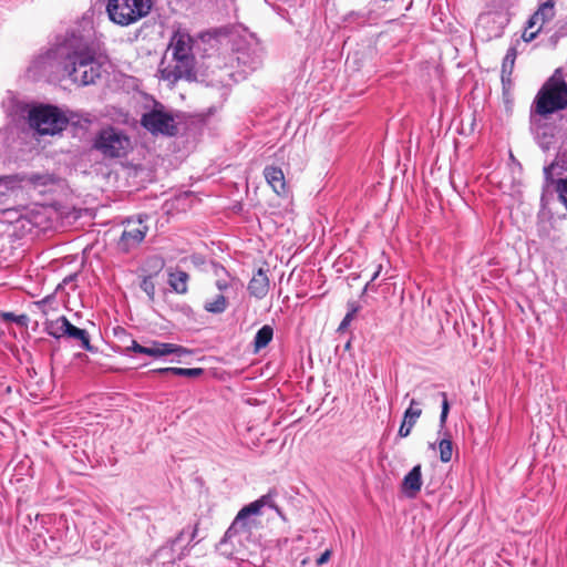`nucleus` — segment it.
Returning <instances> with one entry per match:
<instances>
[{
  "label": "nucleus",
  "mask_w": 567,
  "mask_h": 567,
  "mask_svg": "<svg viewBox=\"0 0 567 567\" xmlns=\"http://www.w3.org/2000/svg\"><path fill=\"white\" fill-rule=\"evenodd\" d=\"M264 176L268 183V185L272 188V190L282 195L286 192V181L285 175L281 168L277 166H266L264 169Z\"/></svg>",
  "instance_id": "nucleus-18"
},
{
  "label": "nucleus",
  "mask_w": 567,
  "mask_h": 567,
  "mask_svg": "<svg viewBox=\"0 0 567 567\" xmlns=\"http://www.w3.org/2000/svg\"><path fill=\"white\" fill-rule=\"evenodd\" d=\"M249 295L256 299H264L269 291V278L267 271L259 268L248 284Z\"/></svg>",
  "instance_id": "nucleus-16"
},
{
  "label": "nucleus",
  "mask_w": 567,
  "mask_h": 567,
  "mask_svg": "<svg viewBox=\"0 0 567 567\" xmlns=\"http://www.w3.org/2000/svg\"><path fill=\"white\" fill-rule=\"evenodd\" d=\"M515 59H516V50L514 48L508 49V51L503 60V64H502L503 73H505L506 71H508L509 73L512 72Z\"/></svg>",
  "instance_id": "nucleus-29"
},
{
  "label": "nucleus",
  "mask_w": 567,
  "mask_h": 567,
  "mask_svg": "<svg viewBox=\"0 0 567 567\" xmlns=\"http://www.w3.org/2000/svg\"><path fill=\"white\" fill-rule=\"evenodd\" d=\"M567 107V84L561 79L550 78L535 100L536 113L543 116Z\"/></svg>",
  "instance_id": "nucleus-6"
},
{
  "label": "nucleus",
  "mask_w": 567,
  "mask_h": 567,
  "mask_svg": "<svg viewBox=\"0 0 567 567\" xmlns=\"http://www.w3.org/2000/svg\"><path fill=\"white\" fill-rule=\"evenodd\" d=\"M96 45L90 35L80 31L68 32L43 58L44 63L56 65L74 84L87 86L100 79L102 65L96 59Z\"/></svg>",
  "instance_id": "nucleus-1"
},
{
  "label": "nucleus",
  "mask_w": 567,
  "mask_h": 567,
  "mask_svg": "<svg viewBox=\"0 0 567 567\" xmlns=\"http://www.w3.org/2000/svg\"><path fill=\"white\" fill-rule=\"evenodd\" d=\"M28 123L40 135H55L66 127L69 118L59 107L40 104L28 110Z\"/></svg>",
  "instance_id": "nucleus-4"
},
{
  "label": "nucleus",
  "mask_w": 567,
  "mask_h": 567,
  "mask_svg": "<svg viewBox=\"0 0 567 567\" xmlns=\"http://www.w3.org/2000/svg\"><path fill=\"white\" fill-rule=\"evenodd\" d=\"M151 8V0H109L106 12L111 21L127 27L145 18Z\"/></svg>",
  "instance_id": "nucleus-5"
},
{
  "label": "nucleus",
  "mask_w": 567,
  "mask_h": 567,
  "mask_svg": "<svg viewBox=\"0 0 567 567\" xmlns=\"http://www.w3.org/2000/svg\"><path fill=\"white\" fill-rule=\"evenodd\" d=\"M188 353V351L178 344L161 342L157 340H150L143 347V353L145 355L158 359L171 354H176L178 357Z\"/></svg>",
  "instance_id": "nucleus-13"
},
{
  "label": "nucleus",
  "mask_w": 567,
  "mask_h": 567,
  "mask_svg": "<svg viewBox=\"0 0 567 567\" xmlns=\"http://www.w3.org/2000/svg\"><path fill=\"white\" fill-rule=\"evenodd\" d=\"M557 193H558L559 199L564 203V205L567 208V178L558 179Z\"/></svg>",
  "instance_id": "nucleus-31"
},
{
  "label": "nucleus",
  "mask_w": 567,
  "mask_h": 567,
  "mask_svg": "<svg viewBox=\"0 0 567 567\" xmlns=\"http://www.w3.org/2000/svg\"><path fill=\"white\" fill-rule=\"evenodd\" d=\"M549 144H550V141H547L546 137L544 138V141L539 142V146L542 147L543 151L549 150Z\"/></svg>",
  "instance_id": "nucleus-42"
},
{
  "label": "nucleus",
  "mask_w": 567,
  "mask_h": 567,
  "mask_svg": "<svg viewBox=\"0 0 567 567\" xmlns=\"http://www.w3.org/2000/svg\"><path fill=\"white\" fill-rule=\"evenodd\" d=\"M422 484V467L417 464L404 476L401 488L408 497L414 498L421 491Z\"/></svg>",
  "instance_id": "nucleus-15"
},
{
  "label": "nucleus",
  "mask_w": 567,
  "mask_h": 567,
  "mask_svg": "<svg viewBox=\"0 0 567 567\" xmlns=\"http://www.w3.org/2000/svg\"><path fill=\"white\" fill-rule=\"evenodd\" d=\"M227 307L228 301L223 293L215 296L213 299L206 300L204 303V309L207 312L216 315L223 313L227 309Z\"/></svg>",
  "instance_id": "nucleus-25"
},
{
  "label": "nucleus",
  "mask_w": 567,
  "mask_h": 567,
  "mask_svg": "<svg viewBox=\"0 0 567 567\" xmlns=\"http://www.w3.org/2000/svg\"><path fill=\"white\" fill-rule=\"evenodd\" d=\"M141 124L154 135L174 136L177 133L174 115L163 104L157 102L151 111L142 115Z\"/></svg>",
  "instance_id": "nucleus-8"
},
{
  "label": "nucleus",
  "mask_w": 567,
  "mask_h": 567,
  "mask_svg": "<svg viewBox=\"0 0 567 567\" xmlns=\"http://www.w3.org/2000/svg\"><path fill=\"white\" fill-rule=\"evenodd\" d=\"M491 20H492L491 14H488V13L481 14L478 17V22H477L476 28L478 29L481 25L488 23Z\"/></svg>",
  "instance_id": "nucleus-41"
},
{
  "label": "nucleus",
  "mask_w": 567,
  "mask_h": 567,
  "mask_svg": "<svg viewBox=\"0 0 567 567\" xmlns=\"http://www.w3.org/2000/svg\"><path fill=\"white\" fill-rule=\"evenodd\" d=\"M274 329L269 324L262 326L256 333L254 338V351L255 353L259 352L261 349L266 348L269 342L272 340Z\"/></svg>",
  "instance_id": "nucleus-21"
},
{
  "label": "nucleus",
  "mask_w": 567,
  "mask_h": 567,
  "mask_svg": "<svg viewBox=\"0 0 567 567\" xmlns=\"http://www.w3.org/2000/svg\"><path fill=\"white\" fill-rule=\"evenodd\" d=\"M147 231L148 226L145 225L144 219L141 216L137 219H127L125 221L124 230L117 241V249L126 254L137 248L144 240Z\"/></svg>",
  "instance_id": "nucleus-9"
},
{
  "label": "nucleus",
  "mask_w": 567,
  "mask_h": 567,
  "mask_svg": "<svg viewBox=\"0 0 567 567\" xmlns=\"http://www.w3.org/2000/svg\"><path fill=\"white\" fill-rule=\"evenodd\" d=\"M235 282V278L230 275H226L225 278L216 279L215 286L220 292H226L229 288L233 287Z\"/></svg>",
  "instance_id": "nucleus-30"
},
{
  "label": "nucleus",
  "mask_w": 567,
  "mask_h": 567,
  "mask_svg": "<svg viewBox=\"0 0 567 567\" xmlns=\"http://www.w3.org/2000/svg\"><path fill=\"white\" fill-rule=\"evenodd\" d=\"M63 317L64 316H62V317L58 318L55 321L51 322L50 327H49V334L56 339L65 337L64 327L62 326Z\"/></svg>",
  "instance_id": "nucleus-28"
},
{
  "label": "nucleus",
  "mask_w": 567,
  "mask_h": 567,
  "mask_svg": "<svg viewBox=\"0 0 567 567\" xmlns=\"http://www.w3.org/2000/svg\"><path fill=\"white\" fill-rule=\"evenodd\" d=\"M195 534L196 529L192 526L183 528L176 538L171 542L169 546H164L157 551V558L164 559L169 557V561L175 564L176 558L174 557V554L177 553V559L181 560L185 555L184 550L195 538Z\"/></svg>",
  "instance_id": "nucleus-10"
},
{
  "label": "nucleus",
  "mask_w": 567,
  "mask_h": 567,
  "mask_svg": "<svg viewBox=\"0 0 567 567\" xmlns=\"http://www.w3.org/2000/svg\"><path fill=\"white\" fill-rule=\"evenodd\" d=\"M439 450H440V460L443 463H447L452 460L453 455V444L450 437H443L439 442Z\"/></svg>",
  "instance_id": "nucleus-26"
},
{
  "label": "nucleus",
  "mask_w": 567,
  "mask_h": 567,
  "mask_svg": "<svg viewBox=\"0 0 567 567\" xmlns=\"http://www.w3.org/2000/svg\"><path fill=\"white\" fill-rule=\"evenodd\" d=\"M22 177L20 175L0 176V198L10 195V193L20 188Z\"/></svg>",
  "instance_id": "nucleus-20"
},
{
  "label": "nucleus",
  "mask_w": 567,
  "mask_h": 567,
  "mask_svg": "<svg viewBox=\"0 0 567 567\" xmlns=\"http://www.w3.org/2000/svg\"><path fill=\"white\" fill-rule=\"evenodd\" d=\"M154 373L173 374L177 377L197 378L203 373L202 368H159L153 370Z\"/></svg>",
  "instance_id": "nucleus-23"
},
{
  "label": "nucleus",
  "mask_w": 567,
  "mask_h": 567,
  "mask_svg": "<svg viewBox=\"0 0 567 567\" xmlns=\"http://www.w3.org/2000/svg\"><path fill=\"white\" fill-rule=\"evenodd\" d=\"M413 393L416 395V400L420 401V404L422 401L426 398L433 399L436 401L437 399H441V415H440V429H444L447 420V415L450 412V403L447 400V394L445 392H440L436 389L435 384L432 383H420L417 384Z\"/></svg>",
  "instance_id": "nucleus-11"
},
{
  "label": "nucleus",
  "mask_w": 567,
  "mask_h": 567,
  "mask_svg": "<svg viewBox=\"0 0 567 567\" xmlns=\"http://www.w3.org/2000/svg\"><path fill=\"white\" fill-rule=\"evenodd\" d=\"M331 554L332 551L330 549H326L317 559H316V564L318 566H321L323 564H326L330 557H331Z\"/></svg>",
  "instance_id": "nucleus-36"
},
{
  "label": "nucleus",
  "mask_w": 567,
  "mask_h": 567,
  "mask_svg": "<svg viewBox=\"0 0 567 567\" xmlns=\"http://www.w3.org/2000/svg\"><path fill=\"white\" fill-rule=\"evenodd\" d=\"M540 30L542 29L538 27H535L534 29H529V20H528L527 25L523 32L524 41H526V42L533 41L537 37V34L540 32Z\"/></svg>",
  "instance_id": "nucleus-33"
},
{
  "label": "nucleus",
  "mask_w": 567,
  "mask_h": 567,
  "mask_svg": "<svg viewBox=\"0 0 567 567\" xmlns=\"http://www.w3.org/2000/svg\"><path fill=\"white\" fill-rule=\"evenodd\" d=\"M140 287L146 293L148 300L151 302H153L154 299H155V292H156L155 284H154V280H153V276L150 275V276L143 277V279H142L141 284H140Z\"/></svg>",
  "instance_id": "nucleus-27"
},
{
  "label": "nucleus",
  "mask_w": 567,
  "mask_h": 567,
  "mask_svg": "<svg viewBox=\"0 0 567 567\" xmlns=\"http://www.w3.org/2000/svg\"><path fill=\"white\" fill-rule=\"evenodd\" d=\"M265 506L275 507L271 494L261 496L238 512L224 538L217 545L219 555L236 560L245 559V550L254 544L252 529L257 525L254 516L259 515Z\"/></svg>",
  "instance_id": "nucleus-2"
},
{
  "label": "nucleus",
  "mask_w": 567,
  "mask_h": 567,
  "mask_svg": "<svg viewBox=\"0 0 567 567\" xmlns=\"http://www.w3.org/2000/svg\"><path fill=\"white\" fill-rule=\"evenodd\" d=\"M2 317L6 321H13L20 326H25L28 322V317L25 315L16 316L12 312H3Z\"/></svg>",
  "instance_id": "nucleus-32"
},
{
  "label": "nucleus",
  "mask_w": 567,
  "mask_h": 567,
  "mask_svg": "<svg viewBox=\"0 0 567 567\" xmlns=\"http://www.w3.org/2000/svg\"><path fill=\"white\" fill-rule=\"evenodd\" d=\"M421 414L422 410L420 409V401L411 399L409 408L404 411L398 435L400 437H408Z\"/></svg>",
  "instance_id": "nucleus-14"
},
{
  "label": "nucleus",
  "mask_w": 567,
  "mask_h": 567,
  "mask_svg": "<svg viewBox=\"0 0 567 567\" xmlns=\"http://www.w3.org/2000/svg\"><path fill=\"white\" fill-rule=\"evenodd\" d=\"M62 326L64 327L65 337L81 341V347L87 351H92L90 336L84 329L73 326L66 317H63Z\"/></svg>",
  "instance_id": "nucleus-19"
},
{
  "label": "nucleus",
  "mask_w": 567,
  "mask_h": 567,
  "mask_svg": "<svg viewBox=\"0 0 567 567\" xmlns=\"http://www.w3.org/2000/svg\"><path fill=\"white\" fill-rule=\"evenodd\" d=\"M353 318H354V316L347 312V315L344 316L343 320L340 323L339 330L346 329L350 324V322L353 320Z\"/></svg>",
  "instance_id": "nucleus-40"
},
{
  "label": "nucleus",
  "mask_w": 567,
  "mask_h": 567,
  "mask_svg": "<svg viewBox=\"0 0 567 567\" xmlns=\"http://www.w3.org/2000/svg\"><path fill=\"white\" fill-rule=\"evenodd\" d=\"M262 52L258 43H248L236 48V61L244 71H254L261 64Z\"/></svg>",
  "instance_id": "nucleus-12"
},
{
  "label": "nucleus",
  "mask_w": 567,
  "mask_h": 567,
  "mask_svg": "<svg viewBox=\"0 0 567 567\" xmlns=\"http://www.w3.org/2000/svg\"><path fill=\"white\" fill-rule=\"evenodd\" d=\"M214 274L217 277V279L225 278L226 275H230L224 266L217 264H214Z\"/></svg>",
  "instance_id": "nucleus-35"
},
{
  "label": "nucleus",
  "mask_w": 567,
  "mask_h": 567,
  "mask_svg": "<svg viewBox=\"0 0 567 567\" xmlns=\"http://www.w3.org/2000/svg\"><path fill=\"white\" fill-rule=\"evenodd\" d=\"M555 168V164H550L544 167V176L547 182H553V169Z\"/></svg>",
  "instance_id": "nucleus-37"
},
{
  "label": "nucleus",
  "mask_w": 567,
  "mask_h": 567,
  "mask_svg": "<svg viewBox=\"0 0 567 567\" xmlns=\"http://www.w3.org/2000/svg\"><path fill=\"white\" fill-rule=\"evenodd\" d=\"M194 43V39L185 30L178 29L173 33L167 49L172 59L167 61L165 56L158 66L163 81L175 84L182 79L190 81L195 78Z\"/></svg>",
  "instance_id": "nucleus-3"
},
{
  "label": "nucleus",
  "mask_w": 567,
  "mask_h": 567,
  "mask_svg": "<svg viewBox=\"0 0 567 567\" xmlns=\"http://www.w3.org/2000/svg\"><path fill=\"white\" fill-rule=\"evenodd\" d=\"M381 270H382V266H381V265H378V267H377L375 271L373 272V275H372V277H371V280H370V281L364 286V288H363V293L369 289L370 284H371L372 281H374V280L379 277V275H380Z\"/></svg>",
  "instance_id": "nucleus-39"
},
{
  "label": "nucleus",
  "mask_w": 567,
  "mask_h": 567,
  "mask_svg": "<svg viewBox=\"0 0 567 567\" xmlns=\"http://www.w3.org/2000/svg\"><path fill=\"white\" fill-rule=\"evenodd\" d=\"M555 17V2L554 0H547L543 2L536 12L528 19L529 29L538 27L543 29L544 24L549 22Z\"/></svg>",
  "instance_id": "nucleus-17"
},
{
  "label": "nucleus",
  "mask_w": 567,
  "mask_h": 567,
  "mask_svg": "<svg viewBox=\"0 0 567 567\" xmlns=\"http://www.w3.org/2000/svg\"><path fill=\"white\" fill-rule=\"evenodd\" d=\"M143 347L144 346L140 344L136 340H132L131 346H128L125 351H126V353L132 351V352L142 354L143 353Z\"/></svg>",
  "instance_id": "nucleus-34"
},
{
  "label": "nucleus",
  "mask_w": 567,
  "mask_h": 567,
  "mask_svg": "<svg viewBox=\"0 0 567 567\" xmlns=\"http://www.w3.org/2000/svg\"><path fill=\"white\" fill-rule=\"evenodd\" d=\"M22 177V182H27L31 185H33L34 187H44V186H48V185H51L55 182V178L53 177V175L51 174H48V173H31V174H27V175H23L21 176Z\"/></svg>",
  "instance_id": "nucleus-24"
},
{
  "label": "nucleus",
  "mask_w": 567,
  "mask_h": 567,
  "mask_svg": "<svg viewBox=\"0 0 567 567\" xmlns=\"http://www.w3.org/2000/svg\"><path fill=\"white\" fill-rule=\"evenodd\" d=\"M188 278L189 276L187 272L177 270L169 274L168 284L175 292L183 295L187 292Z\"/></svg>",
  "instance_id": "nucleus-22"
},
{
  "label": "nucleus",
  "mask_w": 567,
  "mask_h": 567,
  "mask_svg": "<svg viewBox=\"0 0 567 567\" xmlns=\"http://www.w3.org/2000/svg\"><path fill=\"white\" fill-rule=\"evenodd\" d=\"M360 308H361L360 305L354 301L348 302V313H350L354 317L359 312Z\"/></svg>",
  "instance_id": "nucleus-38"
},
{
  "label": "nucleus",
  "mask_w": 567,
  "mask_h": 567,
  "mask_svg": "<svg viewBox=\"0 0 567 567\" xmlns=\"http://www.w3.org/2000/svg\"><path fill=\"white\" fill-rule=\"evenodd\" d=\"M93 147L104 157H123L131 148V140L122 131L114 127H106L96 134Z\"/></svg>",
  "instance_id": "nucleus-7"
}]
</instances>
